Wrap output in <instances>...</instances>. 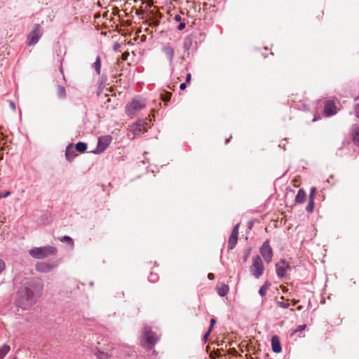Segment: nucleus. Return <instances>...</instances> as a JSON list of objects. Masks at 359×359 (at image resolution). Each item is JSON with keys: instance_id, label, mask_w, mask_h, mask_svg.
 <instances>
[{"instance_id": "nucleus-1", "label": "nucleus", "mask_w": 359, "mask_h": 359, "mask_svg": "<svg viewBox=\"0 0 359 359\" xmlns=\"http://www.w3.org/2000/svg\"><path fill=\"white\" fill-rule=\"evenodd\" d=\"M41 290V283L34 280L26 283L18 291L16 306L22 310L29 309L35 304Z\"/></svg>"}, {"instance_id": "nucleus-2", "label": "nucleus", "mask_w": 359, "mask_h": 359, "mask_svg": "<svg viewBox=\"0 0 359 359\" xmlns=\"http://www.w3.org/2000/svg\"><path fill=\"white\" fill-rule=\"evenodd\" d=\"M57 248L53 246H43L39 248H33L29 250V255L37 259L46 258L50 255H55Z\"/></svg>"}, {"instance_id": "nucleus-3", "label": "nucleus", "mask_w": 359, "mask_h": 359, "mask_svg": "<svg viewBox=\"0 0 359 359\" xmlns=\"http://www.w3.org/2000/svg\"><path fill=\"white\" fill-rule=\"evenodd\" d=\"M146 106V100L142 97H135L126 106V113L128 116H133Z\"/></svg>"}, {"instance_id": "nucleus-4", "label": "nucleus", "mask_w": 359, "mask_h": 359, "mask_svg": "<svg viewBox=\"0 0 359 359\" xmlns=\"http://www.w3.org/2000/svg\"><path fill=\"white\" fill-rule=\"evenodd\" d=\"M158 339V336L156 334L154 333L150 330V328H144L142 344L145 348L148 349H151L154 346Z\"/></svg>"}, {"instance_id": "nucleus-5", "label": "nucleus", "mask_w": 359, "mask_h": 359, "mask_svg": "<svg viewBox=\"0 0 359 359\" xmlns=\"http://www.w3.org/2000/svg\"><path fill=\"white\" fill-rule=\"evenodd\" d=\"M252 276L255 278H259L264 271V266L261 257L259 255L253 257L252 264L250 268Z\"/></svg>"}, {"instance_id": "nucleus-6", "label": "nucleus", "mask_w": 359, "mask_h": 359, "mask_svg": "<svg viewBox=\"0 0 359 359\" xmlns=\"http://www.w3.org/2000/svg\"><path fill=\"white\" fill-rule=\"evenodd\" d=\"M43 29L39 25H35L33 31L28 36V45H35L41 38Z\"/></svg>"}, {"instance_id": "nucleus-7", "label": "nucleus", "mask_w": 359, "mask_h": 359, "mask_svg": "<svg viewBox=\"0 0 359 359\" xmlns=\"http://www.w3.org/2000/svg\"><path fill=\"white\" fill-rule=\"evenodd\" d=\"M259 252L266 262L270 263L273 258V250L266 240L259 249Z\"/></svg>"}, {"instance_id": "nucleus-8", "label": "nucleus", "mask_w": 359, "mask_h": 359, "mask_svg": "<svg viewBox=\"0 0 359 359\" xmlns=\"http://www.w3.org/2000/svg\"><path fill=\"white\" fill-rule=\"evenodd\" d=\"M112 140V137L109 135L101 136L98 139L97 147L94 153L100 154L103 152L109 145Z\"/></svg>"}, {"instance_id": "nucleus-9", "label": "nucleus", "mask_w": 359, "mask_h": 359, "mask_svg": "<svg viewBox=\"0 0 359 359\" xmlns=\"http://www.w3.org/2000/svg\"><path fill=\"white\" fill-rule=\"evenodd\" d=\"M147 122L145 120H139L131 126V130L135 136H139L147 131Z\"/></svg>"}, {"instance_id": "nucleus-10", "label": "nucleus", "mask_w": 359, "mask_h": 359, "mask_svg": "<svg viewBox=\"0 0 359 359\" xmlns=\"http://www.w3.org/2000/svg\"><path fill=\"white\" fill-rule=\"evenodd\" d=\"M238 229H239V224H237L234 226V227L231 231V233L229 238V241H228L229 250H233L237 244Z\"/></svg>"}, {"instance_id": "nucleus-11", "label": "nucleus", "mask_w": 359, "mask_h": 359, "mask_svg": "<svg viewBox=\"0 0 359 359\" xmlns=\"http://www.w3.org/2000/svg\"><path fill=\"white\" fill-rule=\"evenodd\" d=\"M57 264H51L48 262H38L36 265V270L40 273H48L56 268Z\"/></svg>"}, {"instance_id": "nucleus-12", "label": "nucleus", "mask_w": 359, "mask_h": 359, "mask_svg": "<svg viewBox=\"0 0 359 359\" xmlns=\"http://www.w3.org/2000/svg\"><path fill=\"white\" fill-rule=\"evenodd\" d=\"M276 267L278 277L283 278L286 274L287 270L289 268V265L286 262L282 260L280 263L276 264Z\"/></svg>"}, {"instance_id": "nucleus-13", "label": "nucleus", "mask_w": 359, "mask_h": 359, "mask_svg": "<svg viewBox=\"0 0 359 359\" xmlns=\"http://www.w3.org/2000/svg\"><path fill=\"white\" fill-rule=\"evenodd\" d=\"M161 51L164 53L166 58L171 64L174 57V48L170 46V44L168 43L162 46Z\"/></svg>"}, {"instance_id": "nucleus-14", "label": "nucleus", "mask_w": 359, "mask_h": 359, "mask_svg": "<svg viewBox=\"0 0 359 359\" xmlns=\"http://www.w3.org/2000/svg\"><path fill=\"white\" fill-rule=\"evenodd\" d=\"M337 113V108L332 101H327L325 104L324 114L326 116L334 115Z\"/></svg>"}, {"instance_id": "nucleus-15", "label": "nucleus", "mask_w": 359, "mask_h": 359, "mask_svg": "<svg viewBox=\"0 0 359 359\" xmlns=\"http://www.w3.org/2000/svg\"><path fill=\"white\" fill-rule=\"evenodd\" d=\"M271 346L272 350L274 353H278L282 351L279 337L277 335H274L271 338Z\"/></svg>"}, {"instance_id": "nucleus-16", "label": "nucleus", "mask_w": 359, "mask_h": 359, "mask_svg": "<svg viewBox=\"0 0 359 359\" xmlns=\"http://www.w3.org/2000/svg\"><path fill=\"white\" fill-rule=\"evenodd\" d=\"M75 151L71 146H68L66 149L65 156L69 162H71L76 156Z\"/></svg>"}, {"instance_id": "nucleus-17", "label": "nucleus", "mask_w": 359, "mask_h": 359, "mask_svg": "<svg viewBox=\"0 0 359 359\" xmlns=\"http://www.w3.org/2000/svg\"><path fill=\"white\" fill-rule=\"evenodd\" d=\"M306 197V192L303 189H299L295 197V201L298 203H302L305 201Z\"/></svg>"}, {"instance_id": "nucleus-18", "label": "nucleus", "mask_w": 359, "mask_h": 359, "mask_svg": "<svg viewBox=\"0 0 359 359\" xmlns=\"http://www.w3.org/2000/svg\"><path fill=\"white\" fill-rule=\"evenodd\" d=\"M229 288L226 285H222L217 287V293L221 297H224L229 292Z\"/></svg>"}, {"instance_id": "nucleus-19", "label": "nucleus", "mask_w": 359, "mask_h": 359, "mask_svg": "<svg viewBox=\"0 0 359 359\" xmlns=\"http://www.w3.org/2000/svg\"><path fill=\"white\" fill-rule=\"evenodd\" d=\"M57 95L60 99H65L67 94L65 87L58 86L57 88Z\"/></svg>"}, {"instance_id": "nucleus-20", "label": "nucleus", "mask_w": 359, "mask_h": 359, "mask_svg": "<svg viewBox=\"0 0 359 359\" xmlns=\"http://www.w3.org/2000/svg\"><path fill=\"white\" fill-rule=\"evenodd\" d=\"M93 67L95 69L96 73L100 74L101 71V58L100 56L97 57L95 62L93 65Z\"/></svg>"}, {"instance_id": "nucleus-21", "label": "nucleus", "mask_w": 359, "mask_h": 359, "mask_svg": "<svg viewBox=\"0 0 359 359\" xmlns=\"http://www.w3.org/2000/svg\"><path fill=\"white\" fill-rule=\"evenodd\" d=\"M192 46V40L190 37H186L183 42L184 51H189Z\"/></svg>"}, {"instance_id": "nucleus-22", "label": "nucleus", "mask_w": 359, "mask_h": 359, "mask_svg": "<svg viewBox=\"0 0 359 359\" xmlns=\"http://www.w3.org/2000/svg\"><path fill=\"white\" fill-rule=\"evenodd\" d=\"M75 148L76 151L83 153L87 149V144L84 142H79L76 144Z\"/></svg>"}, {"instance_id": "nucleus-23", "label": "nucleus", "mask_w": 359, "mask_h": 359, "mask_svg": "<svg viewBox=\"0 0 359 359\" xmlns=\"http://www.w3.org/2000/svg\"><path fill=\"white\" fill-rule=\"evenodd\" d=\"M10 346L8 345H4L0 348V359H3L5 355L9 352Z\"/></svg>"}, {"instance_id": "nucleus-24", "label": "nucleus", "mask_w": 359, "mask_h": 359, "mask_svg": "<svg viewBox=\"0 0 359 359\" xmlns=\"http://www.w3.org/2000/svg\"><path fill=\"white\" fill-rule=\"evenodd\" d=\"M270 284L269 282H266L259 290V294L261 296H264L269 290Z\"/></svg>"}, {"instance_id": "nucleus-25", "label": "nucleus", "mask_w": 359, "mask_h": 359, "mask_svg": "<svg viewBox=\"0 0 359 359\" xmlns=\"http://www.w3.org/2000/svg\"><path fill=\"white\" fill-rule=\"evenodd\" d=\"M60 241L63 243H67L71 245L72 248L74 246V242L71 237L68 236H65L62 238H60Z\"/></svg>"}, {"instance_id": "nucleus-26", "label": "nucleus", "mask_w": 359, "mask_h": 359, "mask_svg": "<svg viewBox=\"0 0 359 359\" xmlns=\"http://www.w3.org/2000/svg\"><path fill=\"white\" fill-rule=\"evenodd\" d=\"M353 142L359 145V128H356L353 134Z\"/></svg>"}, {"instance_id": "nucleus-27", "label": "nucleus", "mask_w": 359, "mask_h": 359, "mask_svg": "<svg viewBox=\"0 0 359 359\" xmlns=\"http://www.w3.org/2000/svg\"><path fill=\"white\" fill-rule=\"evenodd\" d=\"M314 208V200L312 198H309V203L306 208V211L311 212L313 210Z\"/></svg>"}, {"instance_id": "nucleus-28", "label": "nucleus", "mask_w": 359, "mask_h": 359, "mask_svg": "<svg viewBox=\"0 0 359 359\" xmlns=\"http://www.w3.org/2000/svg\"><path fill=\"white\" fill-rule=\"evenodd\" d=\"M97 357L98 359H107L108 355L104 352L98 351L97 353Z\"/></svg>"}, {"instance_id": "nucleus-29", "label": "nucleus", "mask_w": 359, "mask_h": 359, "mask_svg": "<svg viewBox=\"0 0 359 359\" xmlns=\"http://www.w3.org/2000/svg\"><path fill=\"white\" fill-rule=\"evenodd\" d=\"M306 328V325H299L296 330H294L292 333V335L294 334L295 333L298 332H302L303 330H304Z\"/></svg>"}, {"instance_id": "nucleus-30", "label": "nucleus", "mask_w": 359, "mask_h": 359, "mask_svg": "<svg viewBox=\"0 0 359 359\" xmlns=\"http://www.w3.org/2000/svg\"><path fill=\"white\" fill-rule=\"evenodd\" d=\"M277 305L279 306V307H281V308H283V309H287L290 306V304L287 303V302H277Z\"/></svg>"}, {"instance_id": "nucleus-31", "label": "nucleus", "mask_w": 359, "mask_h": 359, "mask_svg": "<svg viewBox=\"0 0 359 359\" xmlns=\"http://www.w3.org/2000/svg\"><path fill=\"white\" fill-rule=\"evenodd\" d=\"M316 188L315 187H312L311 189V191H310V194H309V198H312L314 200V196H315V194H316Z\"/></svg>"}, {"instance_id": "nucleus-32", "label": "nucleus", "mask_w": 359, "mask_h": 359, "mask_svg": "<svg viewBox=\"0 0 359 359\" xmlns=\"http://www.w3.org/2000/svg\"><path fill=\"white\" fill-rule=\"evenodd\" d=\"M211 331H212V330H211V328H209V329H208V331L205 332V334H204V336H203V339H204V341H207V339H208V337H209L210 334L211 333Z\"/></svg>"}, {"instance_id": "nucleus-33", "label": "nucleus", "mask_w": 359, "mask_h": 359, "mask_svg": "<svg viewBox=\"0 0 359 359\" xmlns=\"http://www.w3.org/2000/svg\"><path fill=\"white\" fill-rule=\"evenodd\" d=\"M5 269V263L3 260L0 259V273L4 271Z\"/></svg>"}, {"instance_id": "nucleus-34", "label": "nucleus", "mask_w": 359, "mask_h": 359, "mask_svg": "<svg viewBox=\"0 0 359 359\" xmlns=\"http://www.w3.org/2000/svg\"><path fill=\"white\" fill-rule=\"evenodd\" d=\"M185 27H186L185 23H184V22H181V23L178 25V27H177V29H178L179 31H182V30H183V29L185 28Z\"/></svg>"}, {"instance_id": "nucleus-35", "label": "nucleus", "mask_w": 359, "mask_h": 359, "mask_svg": "<svg viewBox=\"0 0 359 359\" xmlns=\"http://www.w3.org/2000/svg\"><path fill=\"white\" fill-rule=\"evenodd\" d=\"M10 195H11V192L9 191H6L5 192H1V197H2V198H6V197H8Z\"/></svg>"}, {"instance_id": "nucleus-36", "label": "nucleus", "mask_w": 359, "mask_h": 359, "mask_svg": "<svg viewBox=\"0 0 359 359\" xmlns=\"http://www.w3.org/2000/svg\"><path fill=\"white\" fill-rule=\"evenodd\" d=\"M250 250H251V249H250V248H249V249L248 250V251H247V252H246L245 255V256H244V257H243V261H244V262H246V261H247V259H248V257H249L250 253Z\"/></svg>"}, {"instance_id": "nucleus-37", "label": "nucleus", "mask_w": 359, "mask_h": 359, "mask_svg": "<svg viewBox=\"0 0 359 359\" xmlns=\"http://www.w3.org/2000/svg\"><path fill=\"white\" fill-rule=\"evenodd\" d=\"M174 20L176 21V22H180L182 20V17L180 14H177L175 16L174 18Z\"/></svg>"}, {"instance_id": "nucleus-38", "label": "nucleus", "mask_w": 359, "mask_h": 359, "mask_svg": "<svg viewBox=\"0 0 359 359\" xmlns=\"http://www.w3.org/2000/svg\"><path fill=\"white\" fill-rule=\"evenodd\" d=\"M216 323V320L215 318H211L210 320V327L209 328H211V330L212 329L214 325Z\"/></svg>"}, {"instance_id": "nucleus-39", "label": "nucleus", "mask_w": 359, "mask_h": 359, "mask_svg": "<svg viewBox=\"0 0 359 359\" xmlns=\"http://www.w3.org/2000/svg\"><path fill=\"white\" fill-rule=\"evenodd\" d=\"M191 74H190V73L187 74V76H186V82H187V83L190 82V81H191Z\"/></svg>"}, {"instance_id": "nucleus-40", "label": "nucleus", "mask_w": 359, "mask_h": 359, "mask_svg": "<svg viewBox=\"0 0 359 359\" xmlns=\"http://www.w3.org/2000/svg\"><path fill=\"white\" fill-rule=\"evenodd\" d=\"M170 97H171V93H167L166 97L165 98H163V100L168 101V100H170Z\"/></svg>"}, {"instance_id": "nucleus-41", "label": "nucleus", "mask_w": 359, "mask_h": 359, "mask_svg": "<svg viewBox=\"0 0 359 359\" xmlns=\"http://www.w3.org/2000/svg\"><path fill=\"white\" fill-rule=\"evenodd\" d=\"M355 114L359 118V104L355 107Z\"/></svg>"}, {"instance_id": "nucleus-42", "label": "nucleus", "mask_w": 359, "mask_h": 359, "mask_svg": "<svg viewBox=\"0 0 359 359\" xmlns=\"http://www.w3.org/2000/svg\"><path fill=\"white\" fill-rule=\"evenodd\" d=\"M186 87H187V85H186V83H181V84H180V88L181 90H184V89L186 88Z\"/></svg>"}, {"instance_id": "nucleus-43", "label": "nucleus", "mask_w": 359, "mask_h": 359, "mask_svg": "<svg viewBox=\"0 0 359 359\" xmlns=\"http://www.w3.org/2000/svg\"><path fill=\"white\" fill-rule=\"evenodd\" d=\"M10 107L12 109L15 110V104L13 102H10Z\"/></svg>"}, {"instance_id": "nucleus-44", "label": "nucleus", "mask_w": 359, "mask_h": 359, "mask_svg": "<svg viewBox=\"0 0 359 359\" xmlns=\"http://www.w3.org/2000/svg\"><path fill=\"white\" fill-rule=\"evenodd\" d=\"M208 278L210 279V280H212L214 278V274L213 273H208Z\"/></svg>"}, {"instance_id": "nucleus-45", "label": "nucleus", "mask_w": 359, "mask_h": 359, "mask_svg": "<svg viewBox=\"0 0 359 359\" xmlns=\"http://www.w3.org/2000/svg\"><path fill=\"white\" fill-rule=\"evenodd\" d=\"M302 308H303V306H297V310H299V311H300V310H302Z\"/></svg>"}, {"instance_id": "nucleus-46", "label": "nucleus", "mask_w": 359, "mask_h": 359, "mask_svg": "<svg viewBox=\"0 0 359 359\" xmlns=\"http://www.w3.org/2000/svg\"><path fill=\"white\" fill-rule=\"evenodd\" d=\"M298 302H299V300H294L293 304L294 305V304H297Z\"/></svg>"}, {"instance_id": "nucleus-47", "label": "nucleus", "mask_w": 359, "mask_h": 359, "mask_svg": "<svg viewBox=\"0 0 359 359\" xmlns=\"http://www.w3.org/2000/svg\"><path fill=\"white\" fill-rule=\"evenodd\" d=\"M252 225V222H250V227Z\"/></svg>"}, {"instance_id": "nucleus-48", "label": "nucleus", "mask_w": 359, "mask_h": 359, "mask_svg": "<svg viewBox=\"0 0 359 359\" xmlns=\"http://www.w3.org/2000/svg\"><path fill=\"white\" fill-rule=\"evenodd\" d=\"M0 198H2V197H1V192H0Z\"/></svg>"}]
</instances>
